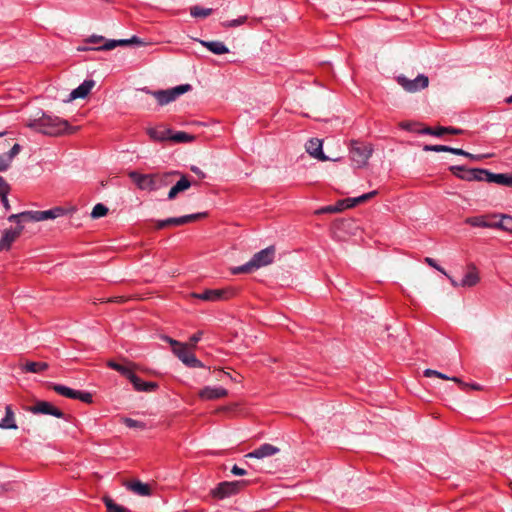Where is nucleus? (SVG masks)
<instances>
[{
    "label": "nucleus",
    "instance_id": "1",
    "mask_svg": "<svg viewBox=\"0 0 512 512\" xmlns=\"http://www.w3.org/2000/svg\"><path fill=\"white\" fill-rule=\"evenodd\" d=\"M66 210L62 207H54L45 211H23L12 214L8 217L9 222L16 223V227L5 229L0 237V251H8L16 239L24 230V223L40 222L49 219H56L63 216Z\"/></svg>",
    "mask_w": 512,
    "mask_h": 512
},
{
    "label": "nucleus",
    "instance_id": "2",
    "mask_svg": "<svg viewBox=\"0 0 512 512\" xmlns=\"http://www.w3.org/2000/svg\"><path fill=\"white\" fill-rule=\"evenodd\" d=\"M28 127L49 136H58L63 133L73 134L78 129L71 127L66 120L46 113H43L39 118L31 120L28 123Z\"/></svg>",
    "mask_w": 512,
    "mask_h": 512
},
{
    "label": "nucleus",
    "instance_id": "3",
    "mask_svg": "<svg viewBox=\"0 0 512 512\" xmlns=\"http://www.w3.org/2000/svg\"><path fill=\"white\" fill-rule=\"evenodd\" d=\"M179 174L180 173L178 171L149 174H141L136 171H131L128 175L138 189L152 192L169 186L173 182V177Z\"/></svg>",
    "mask_w": 512,
    "mask_h": 512
},
{
    "label": "nucleus",
    "instance_id": "4",
    "mask_svg": "<svg viewBox=\"0 0 512 512\" xmlns=\"http://www.w3.org/2000/svg\"><path fill=\"white\" fill-rule=\"evenodd\" d=\"M275 247L269 246L255 253L245 264L232 268V274L252 273L257 269L267 266L274 261Z\"/></svg>",
    "mask_w": 512,
    "mask_h": 512
},
{
    "label": "nucleus",
    "instance_id": "5",
    "mask_svg": "<svg viewBox=\"0 0 512 512\" xmlns=\"http://www.w3.org/2000/svg\"><path fill=\"white\" fill-rule=\"evenodd\" d=\"M373 147L357 140H351L349 145V156L352 165L355 168H362L368 164L369 158L372 156Z\"/></svg>",
    "mask_w": 512,
    "mask_h": 512
},
{
    "label": "nucleus",
    "instance_id": "6",
    "mask_svg": "<svg viewBox=\"0 0 512 512\" xmlns=\"http://www.w3.org/2000/svg\"><path fill=\"white\" fill-rule=\"evenodd\" d=\"M192 86L190 84H182L167 90L149 91L144 90L151 94L157 100L160 106H164L176 100L180 95L190 91Z\"/></svg>",
    "mask_w": 512,
    "mask_h": 512
},
{
    "label": "nucleus",
    "instance_id": "7",
    "mask_svg": "<svg viewBox=\"0 0 512 512\" xmlns=\"http://www.w3.org/2000/svg\"><path fill=\"white\" fill-rule=\"evenodd\" d=\"M235 294L233 289L225 288V289H207L201 293L193 292L191 293V297L195 299H200L207 302H217L221 300H227L233 297Z\"/></svg>",
    "mask_w": 512,
    "mask_h": 512
},
{
    "label": "nucleus",
    "instance_id": "8",
    "mask_svg": "<svg viewBox=\"0 0 512 512\" xmlns=\"http://www.w3.org/2000/svg\"><path fill=\"white\" fill-rule=\"evenodd\" d=\"M247 484V481H225L221 482L212 490V496L218 499H224L237 494L241 488Z\"/></svg>",
    "mask_w": 512,
    "mask_h": 512
},
{
    "label": "nucleus",
    "instance_id": "9",
    "mask_svg": "<svg viewBox=\"0 0 512 512\" xmlns=\"http://www.w3.org/2000/svg\"><path fill=\"white\" fill-rule=\"evenodd\" d=\"M173 353L187 366L190 368H204V364L197 359L194 353H192L187 344H183L179 347L173 348Z\"/></svg>",
    "mask_w": 512,
    "mask_h": 512
},
{
    "label": "nucleus",
    "instance_id": "10",
    "mask_svg": "<svg viewBox=\"0 0 512 512\" xmlns=\"http://www.w3.org/2000/svg\"><path fill=\"white\" fill-rule=\"evenodd\" d=\"M398 83L408 92H416L428 86V77L420 74L415 79L409 80L404 76L398 77Z\"/></svg>",
    "mask_w": 512,
    "mask_h": 512
},
{
    "label": "nucleus",
    "instance_id": "11",
    "mask_svg": "<svg viewBox=\"0 0 512 512\" xmlns=\"http://www.w3.org/2000/svg\"><path fill=\"white\" fill-rule=\"evenodd\" d=\"M30 411L34 414L52 415L56 418L65 417V414L60 409L47 401H38L34 406L30 408Z\"/></svg>",
    "mask_w": 512,
    "mask_h": 512
},
{
    "label": "nucleus",
    "instance_id": "12",
    "mask_svg": "<svg viewBox=\"0 0 512 512\" xmlns=\"http://www.w3.org/2000/svg\"><path fill=\"white\" fill-rule=\"evenodd\" d=\"M228 395L227 389L217 386V387H211L206 386L203 389L199 391V397L203 400H215L224 398Z\"/></svg>",
    "mask_w": 512,
    "mask_h": 512
},
{
    "label": "nucleus",
    "instance_id": "13",
    "mask_svg": "<svg viewBox=\"0 0 512 512\" xmlns=\"http://www.w3.org/2000/svg\"><path fill=\"white\" fill-rule=\"evenodd\" d=\"M306 151L310 156L320 161L329 160V157L322 150V141L317 138H312L307 142Z\"/></svg>",
    "mask_w": 512,
    "mask_h": 512
},
{
    "label": "nucleus",
    "instance_id": "14",
    "mask_svg": "<svg viewBox=\"0 0 512 512\" xmlns=\"http://www.w3.org/2000/svg\"><path fill=\"white\" fill-rule=\"evenodd\" d=\"M278 452H279V448L278 447H276V446H274L272 444H269V443H265V444H262L257 449L253 450L252 452H249L246 455V457L262 459V458H265V457L273 456V455L277 454Z\"/></svg>",
    "mask_w": 512,
    "mask_h": 512
},
{
    "label": "nucleus",
    "instance_id": "15",
    "mask_svg": "<svg viewBox=\"0 0 512 512\" xmlns=\"http://www.w3.org/2000/svg\"><path fill=\"white\" fill-rule=\"evenodd\" d=\"M128 380L132 383L133 388L138 392H152L158 388V384L156 382H145L135 373L130 375Z\"/></svg>",
    "mask_w": 512,
    "mask_h": 512
},
{
    "label": "nucleus",
    "instance_id": "16",
    "mask_svg": "<svg viewBox=\"0 0 512 512\" xmlns=\"http://www.w3.org/2000/svg\"><path fill=\"white\" fill-rule=\"evenodd\" d=\"M146 132L153 141L163 142L170 140L172 130L158 126L147 128Z\"/></svg>",
    "mask_w": 512,
    "mask_h": 512
},
{
    "label": "nucleus",
    "instance_id": "17",
    "mask_svg": "<svg viewBox=\"0 0 512 512\" xmlns=\"http://www.w3.org/2000/svg\"><path fill=\"white\" fill-rule=\"evenodd\" d=\"M124 486L132 491L133 493L140 496H149L151 495V488L148 484L141 482L140 480L127 481L124 483Z\"/></svg>",
    "mask_w": 512,
    "mask_h": 512
},
{
    "label": "nucleus",
    "instance_id": "18",
    "mask_svg": "<svg viewBox=\"0 0 512 512\" xmlns=\"http://www.w3.org/2000/svg\"><path fill=\"white\" fill-rule=\"evenodd\" d=\"M205 215H206L205 213H194V214L184 215V216H180V217H171V218H167L166 222H167L168 227L169 226H181V225H185L190 222L196 221V220L204 217Z\"/></svg>",
    "mask_w": 512,
    "mask_h": 512
},
{
    "label": "nucleus",
    "instance_id": "19",
    "mask_svg": "<svg viewBox=\"0 0 512 512\" xmlns=\"http://www.w3.org/2000/svg\"><path fill=\"white\" fill-rule=\"evenodd\" d=\"M480 281L479 273L474 265L468 267V271L460 281L461 287H474Z\"/></svg>",
    "mask_w": 512,
    "mask_h": 512
},
{
    "label": "nucleus",
    "instance_id": "20",
    "mask_svg": "<svg viewBox=\"0 0 512 512\" xmlns=\"http://www.w3.org/2000/svg\"><path fill=\"white\" fill-rule=\"evenodd\" d=\"M95 85V81L94 80H85L82 84H80L77 88H75L71 93H70V100H75V99H78V98H85L89 93L90 91L92 90V88L94 87Z\"/></svg>",
    "mask_w": 512,
    "mask_h": 512
},
{
    "label": "nucleus",
    "instance_id": "21",
    "mask_svg": "<svg viewBox=\"0 0 512 512\" xmlns=\"http://www.w3.org/2000/svg\"><path fill=\"white\" fill-rule=\"evenodd\" d=\"M192 183L190 182V180L187 178V176L185 175H182L180 180L176 182L175 185H173L171 187V189L169 190L168 192V200H173L176 198V196L189 189L191 187Z\"/></svg>",
    "mask_w": 512,
    "mask_h": 512
},
{
    "label": "nucleus",
    "instance_id": "22",
    "mask_svg": "<svg viewBox=\"0 0 512 512\" xmlns=\"http://www.w3.org/2000/svg\"><path fill=\"white\" fill-rule=\"evenodd\" d=\"M490 216H473L465 219V223L472 227L495 228V222L488 221Z\"/></svg>",
    "mask_w": 512,
    "mask_h": 512
},
{
    "label": "nucleus",
    "instance_id": "23",
    "mask_svg": "<svg viewBox=\"0 0 512 512\" xmlns=\"http://www.w3.org/2000/svg\"><path fill=\"white\" fill-rule=\"evenodd\" d=\"M200 43L206 47L210 52L216 55H222L229 52L228 47L221 41H203Z\"/></svg>",
    "mask_w": 512,
    "mask_h": 512
},
{
    "label": "nucleus",
    "instance_id": "24",
    "mask_svg": "<svg viewBox=\"0 0 512 512\" xmlns=\"http://www.w3.org/2000/svg\"><path fill=\"white\" fill-rule=\"evenodd\" d=\"M107 366L117 372H119L121 375H123L124 377H126L127 379L130 378V375H133L134 371V367H135V364L133 363H129V365H122V364H119L113 360H109L107 362Z\"/></svg>",
    "mask_w": 512,
    "mask_h": 512
},
{
    "label": "nucleus",
    "instance_id": "25",
    "mask_svg": "<svg viewBox=\"0 0 512 512\" xmlns=\"http://www.w3.org/2000/svg\"><path fill=\"white\" fill-rule=\"evenodd\" d=\"M0 428H2V429H17L14 412L10 405H7L5 407V416L0 422Z\"/></svg>",
    "mask_w": 512,
    "mask_h": 512
},
{
    "label": "nucleus",
    "instance_id": "26",
    "mask_svg": "<svg viewBox=\"0 0 512 512\" xmlns=\"http://www.w3.org/2000/svg\"><path fill=\"white\" fill-rule=\"evenodd\" d=\"M449 169L457 178L465 181H472L473 168H466L465 166L454 165L451 166Z\"/></svg>",
    "mask_w": 512,
    "mask_h": 512
},
{
    "label": "nucleus",
    "instance_id": "27",
    "mask_svg": "<svg viewBox=\"0 0 512 512\" xmlns=\"http://www.w3.org/2000/svg\"><path fill=\"white\" fill-rule=\"evenodd\" d=\"M492 218L500 217L499 222H495V228L502 229L509 233H512V216L507 214H493Z\"/></svg>",
    "mask_w": 512,
    "mask_h": 512
},
{
    "label": "nucleus",
    "instance_id": "28",
    "mask_svg": "<svg viewBox=\"0 0 512 512\" xmlns=\"http://www.w3.org/2000/svg\"><path fill=\"white\" fill-rule=\"evenodd\" d=\"M49 367L48 363L46 362H33L28 361L25 364L21 366V369L23 372L28 373H41L45 370H47Z\"/></svg>",
    "mask_w": 512,
    "mask_h": 512
},
{
    "label": "nucleus",
    "instance_id": "29",
    "mask_svg": "<svg viewBox=\"0 0 512 512\" xmlns=\"http://www.w3.org/2000/svg\"><path fill=\"white\" fill-rule=\"evenodd\" d=\"M50 387L59 395L75 399L76 391L74 389H71L67 386L61 385V384H50Z\"/></svg>",
    "mask_w": 512,
    "mask_h": 512
},
{
    "label": "nucleus",
    "instance_id": "30",
    "mask_svg": "<svg viewBox=\"0 0 512 512\" xmlns=\"http://www.w3.org/2000/svg\"><path fill=\"white\" fill-rule=\"evenodd\" d=\"M424 376L426 377H438V378H441V379H444V380H451V381H454L456 383H458L459 385H462V386H467L466 383H464L461 379H459L458 377H449L439 371H436V370H433V369H426L424 371Z\"/></svg>",
    "mask_w": 512,
    "mask_h": 512
},
{
    "label": "nucleus",
    "instance_id": "31",
    "mask_svg": "<svg viewBox=\"0 0 512 512\" xmlns=\"http://www.w3.org/2000/svg\"><path fill=\"white\" fill-rule=\"evenodd\" d=\"M103 502L107 512H129L127 508L115 503L110 497H104Z\"/></svg>",
    "mask_w": 512,
    "mask_h": 512
},
{
    "label": "nucleus",
    "instance_id": "32",
    "mask_svg": "<svg viewBox=\"0 0 512 512\" xmlns=\"http://www.w3.org/2000/svg\"><path fill=\"white\" fill-rule=\"evenodd\" d=\"M211 8H203L200 6H193L190 8V14L195 18H206L212 14Z\"/></svg>",
    "mask_w": 512,
    "mask_h": 512
},
{
    "label": "nucleus",
    "instance_id": "33",
    "mask_svg": "<svg viewBox=\"0 0 512 512\" xmlns=\"http://www.w3.org/2000/svg\"><path fill=\"white\" fill-rule=\"evenodd\" d=\"M194 139L193 135H190L186 132H176L174 134L171 133L170 140L177 142V143H186L191 142Z\"/></svg>",
    "mask_w": 512,
    "mask_h": 512
},
{
    "label": "nucleus",
    "instance_id": "34",
    "mask_svg": "<svg viewBox=\"0 0 512 512\" xmlns=\"http://www.w3.org/2000/svg\"><path fill=\"white\" fill-rule=\"evenodd\" d=\"M127 45H128V41H123V39L107 40V41H105V43L102 46L98 47L97 49L107 51V50H112L117 46H127Z\"/></svg>",
    "mask_w": 512,
    "mask_h": 512
},
{
    "label": "nucleus",
    "instance_id": "35",
    "mask_svg": "<svg viewBox=\"0 0 512 512\" xmlns=\"http://www.w3.org/2000/svg\"><path fill=\"white\" fill-rule=\"evenodd\" d=\"M107 213H108V208L104 204L98 203L94 206V208L91 212V216L93 218H100V217L105 216Z\"/></svg>",
    "mask_w": 512,
    "mask_h": 512
},
{
    "label": "nucleus",
    "instance_id": "36",
    "mask_svg": "<svg viewBox=\"0 0 512 512\" xmlns=\"http://www.w3.org/2000/svg\"><path fill=\"white\" fill-rule=\"evenodd\" d=\"M497 184L512 187V172L511 173H499Z\"/></svg>",
    "mask_w": 512,
    "mask_h": 512
},
{
    "label": "nucleus",
    "instance_id": "37",
    "mask_svg": "<svg viewBox=\"0 0 512 512\" xmlns=\"http://www.w3.org/2000/svg\"><path fill=\"white\" fill-rule=\"evenodd\" d=\"M376 194H377V191H371V192L363 194L359 197L351 198L352 203L349 206H356L360 203H363V202L371 199L372 197H374Z\"/></svg>",
    "mask_w": 512,
    "mask_h": 512
},
{
    "label": "nucleus",
    "instance_id": "38",
    "mask_svg": "<svg viewBox=\"0 0 512 512\" xmlns=\"http://www.w3.org/2000/svg\"><path fill=\"white\" fill-rule=\"evenodd\" d=\"M246 20H247V16H240L237 19L228 20V21L223 22L222 26L225 28L237 27V26L244 24L246 22Z\"/></svg>",
    "mask_w": 512,
    "mask_h": 512
},
{
    "label": "nucleus",
    "instance_id": "39",
    "mask_svg": "<svg viewBox=\"0 0 512 512\" xmlns=\"http://www.w3.org/2000/svg\"><path fill=\"white\" fill-rule=\"evenodd\" d=\"M75 399L80 400L84 403L91 404L93 402V397L90 392L87 391H76Z\"/></svg>",
    "mask_w": 512,
    "mask_h": 512
},
{
    "label": "nucleus",
    "instance_id": "40",
    "mask_svg": "<svg viewBox=\"0 0 512 512\" xmlns=\"http://www.w3.org/2000/svg\"><path fill=\"white\" fill-rule=\"evenodd\" d=\"M446 133L459 134V133H461V130H459L457 128H453V127H438V128H436L434 136L440 137Z\"/></svg>",
    "mask_w": 512,
    "mask_h": 512
},
{
    "label": "nucleus",
    "instance_id": "41",
    "mask_svg": "<svg viewBox=\"0 0 512 512\" xmlns=\"http://www.w3.org/2000/svg\"><path fill=\"white\" fill-rule=\"evenodd\" d=\"M21 146L16 143L12 146L8 153H6V157L9 159V162L12 163L13 159L20 153Z\"/></svg>",
    "mask_w": 512,
    "mask_h": 512
},
{
    "label": "nucleus",
    "instance_id": "42",
    "mask_svg": "<svg viewBox=\"0 0 512 512\" xmlns=\"http://www.w3.org/2000/svg\"><path fill=\"white\" fill-rule=\"evenodd\" d=\"M124 423L129 428H140V429L145 428V424L143 422L134 420L132 418H125Z\"/></svg>",
    "mask_w": 512,
    "mask_h": 512
},
{
    "label": "nucleus",
    "instance_id": "43",
    "mask_svg": "<svg viewBox=\"0 0 512 512\" xmlns=\"http://www.w3.org/2000/svg\"><path fill=\"white\" fill-rule=\"evenodd\" d=\"M425 151H434V152H448L449 146L446 145H426L424 147Z\"/></svg>",
    "mask_w": 512,
    "mask_h": 512
},
{
    "label": "nucleus",
    "instance_id": "44",
    "mask_svg": "<svg viewBox=\"0 0 512 512\" xmlns=\"http://www.w3.org/2000/svg\"><path fill=\"white\" fill-rule=\"evenodd\" d=\"M498 174L492 173L487 169H484V182L496 183L497 184Z\"/></svg>",
    "mask_w": 512,
    "mask_h": 512
},
{
    "label": "nucleus",
    "instance_id": "45",
    "mask_svg": "<svg viewBox=\"0 0 512 512\" xmlns=\"http://www.w3.org/2000/svg\"><path fill=\"white\" fill-rule=\"evenodd\" d=\"M11 166L9 159L5 154H0V172L7 171Z\"/></svg>",
    "mask_w": 512,
    "mask_h": 512
},
{
    "label": "nucleus",
    "instance_id": "46",
    "mask_svg": "<svg viewBox=\"0 0 512 512\" xmlns=\"http://www.w3.org/2000/svg\"><path fill=\"white\" fill-rule=\"evenodd\" d=\"M472 181H484L483 168H473Z\"/></svg>",
    "mask_w": 512,
    "mask_h": 512
},
{
    "label": "nucleus",
    "instance_id": "47",
    "mask_svg": "<svg viewBox=\"0 0 512 512\" xmlns=\"http://www.w3.org/2000/svg\"><path fill=\"white\" fill-rule=\"evenodd\" d=\"M316 214H324V213H338V208L334 207L333 205H328L325 207H322L315 211Z\"/></svg>",
    "mask_w": 512,
    "mask_h": 512
},
{
    "label": "nucleus",
    "instance_id": "48",
    "mask_svg": "<svg viewBox=\"0 0 512 512\" xmlns=\"http://www.w3.org/2000/svg\"><path fill=\"white\" fill-rule=\"evenodd\" d=\"M202 335H203L202 331H198V332H196L195 334H193V335L190 337V345H191L192 347H195V346H196V344L201 340Z\"/></svg>",
    "mask_w": 512,
    "mask_h": 512
},
{
    "label": "nucleus",
    "instance_id": "49",
    "mask_svg": "<svg viewBox=\"0 0 512 512\" xmlns=\"http://www.w3.org/2000/svg\"><path fill=\"white\" fill-rule=\"evenodd\" d=\"M345 202H351L352 203V199L351 198H347V199L340 200V201H338L333 206L338 208V212H341V211H343L345 209V207H344Z\"/></svg>",
    "mask_w": 512,
    "mask_h": 512
},
{
    "label": "nucleus",
    "instance_id": "50",
    "mask_svg": "<svg viewBox=\"0 0 512 512\" xmlns=\"http://www.w3.org/2000/svg\"><path fill=\"white\" fill-rule=\"evenodd\" d=\"M232 474L236 476H243L246 474V470L243 468L238 467L237 465H234L231 469Z\"/></svg>",
    "mask_w": 512,
    "mask_h": 512
},
{
    "label": "nucleus",
    "instance_id": "51",
    "mask_svg": "<svg viewBox=\"0 0 512 512\" xmlns=\"http://www.w3.org/2000/svg\"><path fill=\"white\" fill-rule=\"evenodd\" d=\"M10 192V186L8 183L0 187V198H5V196H8Z\"/></svg>",
    "mask_w": 512,
    "mask_h": 512
},
{
    "label": "nucleus",
    "instance_id": "52",
    "mask_svg": "<svg viewBox=\"0 0 512 512\" xmlns=\"http://www.w3.org/2000/svg\"><path fill=\"white\" fill-rule=\"evenodd\" d=\"M163 339H164L166 342H168V343L172 346V349H173L174 347H179V346H182V345H183V343H181V342H179V341H177V340H174V339H172V338H170V337H168V336H165Z\"/></svg>",
    "mask_w": 512,
    "mask_h": 512
},
{
    "label": "nucleus",
    "instance_id": "53",
    "mask_svg": "<svg viewBox=\"0 0 512 512\" xmlns=\"http://www.w3.org/2000/svg\"><path fill=\"white\" fill-rule=\"evenodd\" d=\"M448 152L450 153H453V154H456V155H461V156H465V155H468V152L464 151L463 149H460V148H452L449 146V150Z\"/></svg>",
    "mask_w": 512,
    "mask_h": 512
},
{
    "label": "nucleus",
    "instance_id": "54",
    "mask_svg": "<svg viewBox=\"0 0 512 512\" xmlns=\"http://www.w3.org/2000/svg\"><path fill=\"white\" fill-rule=\"evenodd\" d=\"M166 227H168L166 219L155 221V228L156 229L161 230V229H164Z\"/></svg>",
    "mask_w": 512,
    "mask_h": 512
},
{
    "label": "nucleus",
    "instance_id": "55",
    "mask_svg": "<svg viewBox=\"0 0 512 512\" xmlns=\"http://www.w3.org/2000/svg\"><path fill=\"white\" fill-rule=\"evenodd\" d=\"M191 171L198 175L200 178L206 177L205 173L202 170H200L197 166H192Z\"/></svg>",
    "mask_w": 512,
    "mask_h": 512
},
{
    "label": "nucleus",
    "instance_id": "56",
    "mask_svg": "<svg viewBox=\"0 0 512 512\" xmlns=\"http://www.w3.org/2000/svg\"><path fill=\"white\" fill-rule=\"evenodd\" d=\"M123 41H128V45H130V44H141L142 43V41L137 36H133L130 39H123Z\"/></svg>",
    "mask_w": 512,
    "mask_h": 512
},
{
    "label": "nucleus",
    "instance_id": "57",
    "mask_svg": "<svg viewBox=\"0 0 512 512\" xmlns=\"http://www.w3.org/2000/svg\"><path fill=\"white\" fill-rule=\"evenodd\" d=\"M101 41H104V37L102 36H91L89 39H88V42L90 43H98V42H101Z\"/></svg>",
    "mask_w": 512,
    "mask_h": 512
},
{
    "label": "nucleus",
    "instance_id": "58",
    "mask_svg": "<svg viewBox=\"0 0 512 512\" xmlns=\"http://www.w3.org/2000/svg\"><path fill=\"white\" fill-rule=\"evenodd\" d=\"M425 262H426L429 266H431V267H433V268H435V269H436V267L438 266V264L436 263V261H435L433 258H430V257H426V258H425Z\"/></svg>",
    "mask_w": 512,
    "mask_h": 512
},
{
    "label": "nucleus",
    "instance_id": "59",
    "mask_svg": "<svg viewBox=\"0 0 512 512\" xmlns=\"http://www.w3.org/2000/svg\"><path fill=\"white\" fill-rule=\"evenodd\" d=\"M447 278L449 279L451 285L455 288H458V287H461V284L460 282L456 281L453 277H451L450 275L447 276Z\"/></svg>",
    "mask_w": 512,
    "mask_h": 512
},
{
    "label": "nucleus",
    "instance_id": "60",
    "mask_svg": "<svg viewBox=\"0 0 512 512\" xmlns=\"http://www.w3.org/2000/svg\"><path fill=\"white\" fill-rule=\"evenodd\" d=\"M1 202L6 210L10 209V204L8 200V196H5V198H1Z\"/></svg>",
    "mask_w": 512,
    "mask_h": 512
},
{
    "label": "nucleus",
    "instance_id": "61",
    "mask_svg": "<svg viewBox=\"0 0 512 512\" xmlns=\"http://www.w3.org/2000/svg\"><path fill=\"white\" fill-rule=\"evenodd\" d=\"M465 157H468L471 160H480V159L484 158L485 156L474 155V154L468 153V155H465Z\"/></svg>",
    "mask_w": 512,
    "mask_h": 512
},
{
    "label": "nucleus",
    "instance_id": "62",
    "mask_svg": "<svg viewBox=\"0 0 512 512\" xmlns=\"http://www.w3.org/2000/svg\"><path fill=\"white\" fill-rule=\"evenodd\" d=\"M466 385H467V386H465V387H464V386H462V385H460V386H461V388H462L463 390H465L467 387H471V388H472V389H474V390H479V389H480V386H479L478 384H472V385H468V384H466Z\"/></svg>",
    "mask_w": 512,
    "mask_h": 512
},
{
    "label": "nucleus",
    "instance_id": "63",
    "mask_svg": "<svg viewBox=\"0 0 512 512\" xmlns=\"http://www.w3.org/2000/svg\"><path fill=\"white\" fill-rule=\"evenodd\" d=\"M436 129H433V128H430V127H427L423 130V133H426V134H430V135H434Z\"/></svg>",
    "mask_w": 512,
    "mask_h": 512
},
{
    "label": "nucleus",
    "instance_id": "64",
    "mask_svg": "<svg viewBox=\"0 0 512 512\" xmlns=\"http://www.w3.org/2000/svg\"><path fill=\"white\" fill-rule=\"evenodd\" d=\"M436 270H438L439 272H441L442 274H444L446 277L449 275L445 270L444 268H442L441 266H437L436 267Z\"/></svg>",
    "mask_w": 512,
    "mask_h": 512
}]
</instances>
